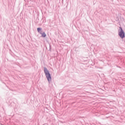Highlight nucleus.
Segmentation results:
<instances>
[{
    "instance_id": "nucleus-5",
    "label": "nucleus",
    "mask_w": 125,
    "mask_h": 125,
    "mask_svg": "<svg viewBox=\"0 0 125 125\" xmlns=\"http://www.w3.org/2000/svg\"><path fill=\"white\" fill-rule=\"evenodd\" d=\"M39 33V34H40V35H41L42 34V33H43V32L42 31H42H41L40 32H38Z\"/></svg>"
},
{
    "instance_id": "nucleus-3",
    "label": "nucleus",
    "mask_w": 125,
    "mask_h": 125,
    "mask_svg": "<svg viewBox=\"0 0 125 125\" xmlns=\"http://www.w3.org/2000/svg\"><path fill=\"white\" fill-rule=\"evenodd\" d=\"M41 35H42L41 37L42 38H45V37H46V34L44 32H42V34Z\"/></svg>"
},
{
    "instance_id": "nucleus-1",
    "label": "nucleus",
    "mask_w": 125,
    "mask_h": 125,
    "mask_svg": "<svg viewBox=\"0 0 125 125\" xmlns=\"http://www.w3.org/2000/svg\"><path fill=\"white\" fill-rule=\"evenodd\" d=\"M44 72L48 81V83L50 84L51 83V75L50 74V73H49L48 69L45 67H44Z\"/></svg>"
},
{
    "instance_id": "nucleus-6",
    "label": "nucleus",
    "mask_w": 125,
    "mask_h": 125,
    "mask_svg": "<svg viewBox=\"0 0 125 125\" xmlns=\"http://www.w3.org/2000/svg\"><path fill=\"white\" fill-rule=\"evenodd\" d=\"M43 125H46V124H43Z\"/></svg>"
},
{
    "instance_id": "nucleus-4",
    "label": "nucleus",
    "mask_w": 125,
    "mask_h": 125,
    "mask_svg": "<svg viewBox=\"0 0 125 125\" xmlns=\"http://www.w3.org/2000/svg\"><path fill=\"white\" fill-rule=\"evenodd\" d=\"M42 27H38V28H37V32H38V33H41V31H42Z\"/></svg>"
},
{
    "instance_id": "nucleus-2",
    "label": "nucleus",
    "mask_w": 125,
    "mask_h": 125,
    "mask_svg": "<svg viewBox=\"0 0 125 125\" xmlns=\"http://www.w3.org/2000/svg\"><path fill=\"white\" fill-rule=\"evenodd\" d=\"M118 36H119L120 38L122 39H125V31L121 26L119 27V29L118 30Z\"/></svg>"
}]
</instances>
